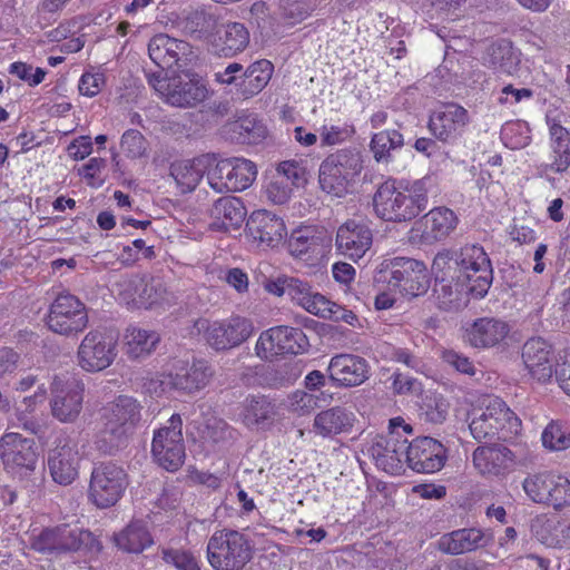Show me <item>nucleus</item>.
I'll use <instances>...</instances> for the list:
<instances>
[{
	"label": "nucleus",
	"instance_id": "1",
	"mask_svg": "<svg viewBox=\"0 0 570 570\" xmlns=\"http://www.w3.org/2000/svg\"><path fill=\"white\" fill-rule=\"evenodd\" d=\"M430 179L414 181L386 180L377 188L374 198L376 215L386 222H410L426 209Z\"/></svg>",
	"mask_w": 570,
	"mask_h": 570
},
{
	"label": "nucleus",
	"instance_id": "2",
	"mask_svg": "<svg viewBox=\"0 0 570 570\" xmlns=\"http://www.w3.org/2000/svg\"><path fill=\"white\" fill-rule=\"evenodd\" d=\"M101 420L97 444L99 450L112 454L127 444L140 421V405L135 399L121 395L102 409Z\"/></svg>",
	"mask_w": 570,
	"mask_h": 570
},
{
	"label": "nucleus",
	"instance_id": "3",
	"mask_svg": "<svg viewBox=\"0 0 570 570\" xmlns=\"http://www.w3.org/2000/svg\"><path fill=\"white\" fill-rule=\"evenodd\" d=\"M363 169L361 151L342 148L330 154L320 165L318 183L323 191L335 197L345 196Z\"/></svg>",
	"mask_w": 570,
	"mask_h": 570
},
{
	"label": "nucleus",
	"instance_id": "4",
	"mask_svg": "<svg viewBox=\"0 0 570 570\" xmlns=\"http://www.w3.org/2000/svg\"><path fill=\"white\" fill-rule=\"evenodd\" d=\"M206 557L214 570H242L252 560L253 549L243 533L222 529L209 538Z\"/></svg>",
	"mask_w": 570,
	"mask_h": 570
},
{
	"label": "nucleus",
	"instance_id": "5",
	"mask_svg": "<svg viewBox=\"0 0 570 570\" xmlns=\"http://www.w3.org/2000/svg\"><path fill=\"white\" fill-rule=\"evenodd\" d=\"M194 330L203 334L206 343L215 351H228L245 343L255 331L252 320L233 314L222 320L198 318Z\"/></svg>",
	"mask_w": 570,
	"mask_h": 570
},
{
	"label": "nucleus",
	"instance_id": "6",
	"mask_svg": "<svg viewBox=\"0 0 570 570\" xmlns=\"http://www.w3.org/2000/svg\"><path fill=\"white\" fill-rule=\"evenodd\" d=\"M129 485V476L122 465L100 462L92 468L88 500L98 509H108L117 504Z\"/></svg>",
	"mask_w": 570,
	"mask_h": 570
},
{
	"label": "nucleus",
	"instance_id": "7",
	"mask_svg": "<svg viewBox=\"0 0 570 570\" xmlns=\"http://www.w3.org/2000/svg\"><path fill=\"white\" fill-rule=\"evenodd\" d=\"M380 279L389 282L404 295L420 296L429 289L430 281L425 265L407 257L384 259L379 268Z\"/></svg>",
	"mask_w": 570,
	"mask_h": 570
},
{
	"label": "nucleus",
	"instance_id": "8",
	"mask_svg": "<svg viewBox=\"0 0 570 570\" xmlns=\"http://www.w3.org/2000/svg\"><path fill=\"white\" fill-rule=\"evenodd\" d=\"M455 266L459 278L469 284L470 293L482 298L489 292L493 281L491 261L484 248L478 244H466L455 252Z\"/></svg>",
	"mask_w": 570,
	"mask_h": 570
},
{
	"label": "nucleus",
	"instance_id": "9",
	"mask_svg": "<svg viewBox=\"0 0 570 570\" xmlns=\"http://www.w3.org/2000/svg\"><path fill=\"white\" fill-rule=\"evenodd\" d=\"M527 497L534 503L560 511L570 508V475L554 471L529 474L522 482Z\"/></svg>",
	"mask_w": 570,
	"mask_h": 570
},
{
	"label": "nucleus",
	"instance_id": "10",
	"mask_svg": "<svg viewBox=\"0 0 570 570\" xmlns=\"http://www.w3.org/2000/svg\"><path fill=\"white\" fill-rule=\"evenodd\" d=\"M85 384L72 374L55 375L50 384V412L61 423H73L82 411Z\"/></svg>",
	"mask_w": 570,
	"mask_h": 570
},
{
	"label": "nucleus",
	"instance_id": "11",
	"mask_svg": "<svg viewBox=\"0 0 570 570\" xmlns=\"http://www.w3.org/2000/svg\"><path fill=\"white\" fill-rule=\"evenodd\" d=\"M181 429L183 420L175 413L167 425L154 432L151 454L161 468L170 472L177 471L186 458Z\"/></svg>",
	"mask_w": 570,
	"mask_h": 570
},
{
	"label": "nucleus",
	"instance_id": "12",
	"mask_svg": "<svg viewBox=\"0 0 570 570\" xmlns=\"http://www.w3.org/2000/svg\"><path fill=\"white\" fill-rule=\"evenodd\" d=\"M257 176L256 165L245 158H226L216 160L208 171L209 186L218 191H242L248 188Z\"/></svg>",
	"mask_w": 570,
	"mask_h": 570
},
{
	"label": "nucleus",
	"instance_id": "13",
	"mask_svg": "<svg viewBox=\"0 0 570 570\" xmlns=\"http://www.w3.org/2000/svg\"><path fill=\"white\" fill-rule=\"evenodd\" d=\"M519 423V419L501 399L490 397L484 409L473 412L469 429L472 436L481 442L487 439H493L504 430L511 432Z\"/></svg>",
	"mask_w": 570,
	"mask_h": 570
},
{
	"label": "nucleus",
	"instance_id": "14",
	"mask_svg": "<svg viewBox=\"0 0 570 570\" xmlns=\"http://www.w3.org/2000/svg\"><path fill=\"white\" fill-rule=\"evenodd\" d=\"M91 533L68 524L45 528L29 538L30 549L49 556H61L79 551Z\"/></svg>",
	"mask_w": 570,
	"mask_h": 570
},
{
	"label": "nucleus",
	"instance_id": "15",
	"mask_svg": "<svg viewBox=\"0 0 570 570\" xmlns=\"http://www.w3.org/2000/svg\"><path fill=\"white\" fill-rule=\"evenodd\" d=\"M88 322L86 305L71 294L58 295L50 306L47 318L48 327L65 336L82 332Z\"/></svg>",
	"mask_w": 570,
	"mask_h": 570
},
{
	"label": "nucleus",
	"instance_id": "16",
	"mask_svg": "<svg viewBox=\"0 0 570 570\" xmlns=\"http://www.w3.org/2000/svg\"><path fill=\"white\" fill-rule=\"evenodd\" d=\"M117 341L100 331H90L81 340L77 350V362L87 373H98L108 368L117 357Z\"/></svg>",
	"mask_w": 570,
	"mask_h": 570
},
{
	"label": "nucleus",
	"instance_id": "17",
	"mask_svg": "<svg viewBox=\"0 0 570 570\" xmlns=\"http://www.w3.org/2000/svg\"><path fill=\"white\" fill-rule=\"evenodd\" d=\"M308 346L306 335L298 327L276 326L264 331L255 345L256 353L262 358L277 354H301Z\"/></svg>",
	"mask_w": 570,
	"mask_h": 570
},
{
	"label": "nucleus",
	"instance_id": "18",
	"mask_svg": "<svg viewBox=\"0 0 570 570\" xmlns=\"http://www.w3.org/2000/svg\"><path fill=\"white\" fill-rule=\"evenodd\" d=\"M469 124V111L459 104L448 102L431 112L428 127L438 140L454 144L463 136Z\"/></svg>",
	"mask_w": 570,
	"mask_h": 570
},
{
	"label": "nucleus",
	"instance_id": "19",
	"mask_svg": "<svg viewBox=\"0 0 570 570\" xmlns=\"http://www.w3.org/2000/svg\"><path fill=\"white\" fill-rule=\"evenodd\" d=\"M365 453L379 469L399 474L406 463V439H402L400 433L376 435L366 445Z\"/></svg>",
	"mask_w": 570,
	"mask_h": 570
},
{
	"label": "nucleus",
	"instance_id": "20",
	"mask_svg": "<svg viewBox=\"0 0 570 570\" xmlns=\"http://www.w3.org/2000/svg\"><path fill=\"white\" fill-rule=\"evenodd\" d=\"M48 453V469L52 480L60 485L71 484L78 476L80 456L78 445L70 436L60 435Z\"/></svg>",
	"mask_w": 570,
	"mask_h": 570
},
{
	"label": "nucleus",
	"instance_id": "21",
	"mask_svg": "<svg viewBox=\"0 0 570 570\" xmlns=\"http://www.w3.org/2000/svg\"><path fill=\"white\" fill-rule=\"evenodd\" d=\"M213 375L214 371L207 361L176 360L166 375V383L177 391L191 394L205 389Z\"/></svg>",
	"mask_w": 570,
	"mask_h": 570
},
{
	"label": "nucleus",
	"instance_id": "22",
	"mask_svg": "<svg viewBox=\"0 0 570 570\" xmlns=\"http://www.w3.org/2000/svg\"><path fill=\"white\" fill-rule=\"evenodd\" d=\"M0 458L4 466L13 472H31L38 461L35 441L19 433H6L0 439Z\"/></svg>",
	"mask_w": 570,
	"mask_h": 570
},
{
	"label": "nucleus",
	"instance_id": "23",
	"mask_svg": "<svg viewBox=\"0 0 570 570\" xmlns=\"http://www.w3.org/2000/svg\"><path fill=\"white\" fill-rule=\"evenodd\" d=\"M446 461V450L438 440L430 436L406 440V464L417 473L440 471Z\"/></svg>",
	"mask_w": 570,
	"mask_h": 570
},
{
	"label": "nucleus",
	"instance_id": "24",
	"mask_svg": "<svg viewBox=\"0 0 570 570\" xmlns=\"http://www.w3.org/2000/svg\"><path fill=\"white\" fill-rule=\"evenodd\" d=\"M373 244V232L370 226L361 219H347L336 232V250L350 259L358 261Z\"/></svg>",
	"mask_w": 570,
	"mask_h": 570
},
{
	"label": "nucleus",
	"instance_id": "25",
	"mask_svg": "<svg viewBox=\"0 0 570 570\" xmlns=\"http://www.w3.org/2000/svg\"><path fill=\"white\" fill-rule=\"evenodd\" d=\"M522 362L530 377L539 383L549 382L556 374L552 346L541 337H532L522 346Z\"/></svg>",
	"mask_w": 570,
	"mask_h": 570
},
{
	"label": "nucleus",
	"instance_id": "26",
	"mask_svg": "<svg viewBox=\"0 0 570 570\" xmlns=\"http://www.w3.org/2000/svg\"><path fill=\"white\" fill-rule=\"evenodd\" d=\"M248 237L258 246L274 248L278 246L287 235L284 220L268 210H255L246 222Z\"/></svg>",
	"mask_w": 570,
	"mask_h": 570
},
{
	"label": "nucleus",
	"instance_id": "27",
	"mask_svg": "<svg viewBox=\"0 0 570 570\" xmlns=\"http://www.w3.org/2000/svg\"><path fill=\"white\" fill-rule=\"evenodd\" d=\"M208 96L205 81L197 73L183 72L171 77V85L165 102L180 108H191L203 102Z\"/></svg>",
	"mask_w": 570,
	"mask_h": 570
},
{
	"label": "nucleus",
	"instance_id": "28",
	"mask_svg": "<svg viewBox=\"0 0 570 570\" xmlns=\"http://www.w3.org/2000/svg\"><path fill=\"white\" fill-rule=\"evenodd\" d=\"M148 53L161 70L181 67L180 62L186 63L193 55L188 42L165 33L156 35L149 40Z\"/></svg>",
	"mask_w": 570,
	"mask_h": 570
},
{
	"label": "nucleus",
	"instance_id": "29",
	"mask_svg": "<svg viewBox=\"0 0 570 570\" xmlns=\"http://www.w3.org/2000/svg\"><path fill=\"white\" fill-rule=\"evenodd\" d=\"M327 371L335 385L354 387L368 379L370 365L358 355L342 353L331 358Z\"/></svg>",
	"mask_w": 570,
	"mask_h": 570
},
{
	"label": "nucleus",
	"instance_id": "30",
	"mask_svg": "<svg viewBox=\"0 0 570 570\" xmlns=\"http://www.w3.org/2000/svg\"><path fill=\"white\" fill-rule=\"evenodd\" d=\"M514 462V453L503 444L480 445L472 453L473 466L481 475H504Z\"/></svg>",
	"mask_w": 570,
	"mask_h": 570
},
{
	"label": "nucleus",
	"instance_id": "31",
	"mask_svg": "<svg viewBox=\"0 0 570 570\" xmlns=\"http://www.w3.org/2000/svg\"><path fill=\"white\" fill-rule=\"evenodd\" d=\"M492 538L478 528H462L444 533L436 541L439 551L450 556H459L487 547Z\"/></svg>",
	"mask_w": 570,
	"mask_h": 570
},
{
	"label": "nucleus",
	"instance_id": "32",
	"mask_svg": "<svg viewBox=\"0 0 570 570\" xmlns=\"http://www.w3.org/2000/svg\"><path fill=\"white\" fill-rule=\"evenodd\" d=\"M246 207L240 198L224 196L218 198L209 209V228L216 232L237 229L246 217Z\"/></svg>",
	"mask_w": 570,
	"mask_h": 570
},
{
	"label": "nucleus",
	"instance_id": "33",
	"mask_svg": "<svg viewBox=\"0 0 570 570\" xmlns=\"http://www.w3.org/2000/svg\"><path fill=\"white\" fill-rule=\"evenodd\" d=\"M213 163L214 158L209 155L177 160L170 166V176L183 194L190 193L198 186L205 174L208 176Z\"/></svg>",
	"mask_w": 570,
	"mask_h": 570
},
{
	"label": "nucleus",
	"instance_id": "34",
	"mask_svg": "<svg viewBox=\"0 0 570 570\" xmlns=\"http://www.w3.org/2000/svg\"><path fill=\"white\" fill-rule=\"evenodd\" d=\"M507 322L494 317H481L466 328V341L476 348H490L499 345L509 334Z\"/></svg>",
	"mask_w": 570,
	"mask_h": 570
},
{
	"label": "nucleus",
	"instance_id": "35",
	"mask_svg": "<svg viewBox=\"0 0 570 570\" xmlns=\"http://www.w3.org/2000/svg\"><path fill=\"white\" fill-rule=\"evenodd\" d=\"M422 239L426 244L446 239L458 227L456 214L448 207H435L423 216Z\"/></svg>",
	"mask_w": 570,
	"mask_h": 570
},
{
	"label": "nucleus",
	"instance_id": "36",
	"mask_svg": "<svg viewBox=\"0 0 570 570\" xmlns=\"http://www.w3.org/2000/svg\"><path fill=\"white\" fill-rule=\"evenodd\" d=\"M355 422L352 411L343 406H333L318 412L313 421V431L322 438H334L348 433Z\"/></svg>",
	"mask_w": 570,
	"mask_h": 570
},
{
	"label": "nucleus",
	"instance_id": "37",
	"mask_svg": "<svg viewBox=\"0 0 570 570\" xmlns=\"http://www.w3.org/2000/svg\"><path fill=\"white\" fill-rule=\"evenodd\" d=\"M532 532L538 541L548 548L570 547V519H538L532 524Z\"/></svg>",
	"mask_w": 570,
	"mask_h": 570
},
{
	"label": "nucleus",
	"instance_id": "38",
	"mask_svg": "<svg viewBox=\"0 0 570 570\" xmlns=\"http://www.w3.org/2000/svg\"><path fill=\"white\" fill-rule=\"evenodd\" d=\"M273 63L266 59L257 60L243 69L242 80L237 83V92L244 99L258 95L269 82L273 75Z\"/></svg>",
	"mask_w": 570,
	"mask_h": 570
},
{
	"label": "nucleus",
	"instance_id": "39",
	"mask_svg": "<svg viewBox=\"0 0 570 570\" xmlns=\"http://www.w3.org/2000/svg\"><path fill=\"white\" fill-rule=\"evenodd\" d=\"M160 336L156 331L129 326L124 335L125 352L130 358H141L150 355Z\"/></svg>",
	"mask_w": 570,
	"mask_h": 570
},
{
	"label": "nucleus",
	"instance_id": "40",
	"mask_svg": "<svg viewBox=\"0 0 570 570\" xmlns=\"http://www.w3.org/2000/svg\"><path fill=\"white\" fill-rule=\"evenodd\" d=\"M275 415V405L265 396L247 397L239 413L240 421L249 429L272 423Z\"/></svg>",
	"mask_w": 570,
	"mask_h": 570
},
{
	"label": "nucleus",
	"instance_id": "41",
	"mask_svg": "<svg viewBox=\"0 0 570 570\" xmlns=\"http://www.w3.org/2000/svg\"><path fill=\"white\" fill-rule=\"evenodd\" d=\"M218 40L216 47L225 57H232L242 52L249 43V32L240 22L223 24L216 32Z\"/></svg>",
	"mask_w": 570,
	"mask_h": 570
},
{
	"label": "nucleus",
	"instance_id": "42",
	"mask_svg": "<svg viewBox=\"0 0 570 570\" xmlns=\"http://www.w3.org/2000/svg\"><path fill=\"white\" fill-rule=\"evenodd\" d=\"M116 546L129 553H140L153 544V538L141 521L130 522L114 537Z\"/></svg>",
	"mask_w": 570,
	"mask_h": 570
},
{
	"label": "nucleus",
	"instance_id": "43",
	"mask_svg": "<svg viewBox=\"0 0 570 570\" xmlns=\"http://www.w3.org/2000/svg\"><path fill=\"white\" fill-rule=\"evenodd\" d=\"M233 137L240 144L256 145L267 136L266 126L255 115L239 117L230 124Z\"/></svg>",
	"mask_w": 570,
	"mask_h": 570
},
{
	"label": "nucleus",
	"instance_id": "44",
	"mask_svg": "<svg viewBox=\"0 0 570 570\" xmlns=\"http://www.w3.org/2000/svg\"><path fill=\"white\" fill-rule=\"evenodd\" d=\"M404 145L403 135L395 129H385L374 134L370 141V150L375 161L390 163L392 153Z\"/></svg>",
	"mask_w": 570,
	"mask_h": 570
},
{
	"label": "nucleus",
	"instance_id": "45",
	"mask_svg": "<svg viewBox=\"0 0 570 570\" xmlns=\"http://www.w3.org/2000/svg\"><path fill=\"white\" fill-rule=\"evenodd\" d=\"M181 28L185 33L194 39L210 40L218 28V22L215 16L210 13L195 11L183 20Z\"/></svg>",
	"mask_w": 570,
	"mask_h": 570
},
{
	"label": "nucleus",
	"instance_id": "46",
	"mask_svg": "<svg viewBox=\"0 0 570 570\" xmlns=\"http://www.w3.org/2000/svg\"><path fill=\"white\" fill-rule=\"evenodd\" d=\"M488 61L494 69L512 75L519 65V57L511 42L501 40L489 47Z\"/></svg>",
	"mask_w": 570,
	"mask_h": 570
},
{
	"label": "nucleus",
	"instance_id": "47",
	"mask_svg": "<svg viewBox=\"0 0 570 570\" xmlns=\"http://www.w3.org/2000/svg\"><path fill=\"white\" fill-rule=\"evenodd\" d=\"M320 248V237L308 227L294 230L288 239V250L296 258L308 259L311 255L317 254Z\"/></svg>",
	"mask_w": 570,
	"mask_h": 570
},
{
	"label": "nucleus",
	"instance_id": "48",
	"mask_svg": "<svg viewBox=\"0 0 570 570\" xmlns=\"http://www.w3.org/2000/svg\"><path fill=\"white\" fill-rule=\"evenodd\" d=\"M138 299V308H151L170 304L173 295L168 292L166 284L161 279L144 278V285Z\"/></svg>",
	"mask_w": 570,
	"mask_h": 570
},
{
	"label": "nucleus",
	"instance_id": "49",
	"mask_svg": "<svg viewBox=\"0 0 570 570\" xmlns=\"http://www.w3.org/2000/svg\"><path fill=\"white\" fill-rule=\"evenodd\" d=\"M542 445L549 451H564L570 449V423L562 420H552L542 431Z\"/></svg>",
	"mask_w": 570,
	"mask_h": 570
},
{
	"label": "nucleus",
	"instance_id": "50",
	"mask_svg": "<svg viewBox=\"0 0 570 570\" xmlns=\"http://www.w3.org/2000/svg\"><path fill=\"white\" fill-rule=\"evenodd\" d=\"M434 293L439 307L444 311L459 309L463 303L460 285L453 279L441 278L435 281Z\"/></svg>",
	"mask_w": 570,
	"mask_h": 570
},
{
	"label": "nucleus",
	"instance_id": "51",
	"mask_svg": "<svg viewBox=\"0 0 570 570\" xmlns=\"http://www.w3.org/2000/svg\"><path fill=\"white\" fill-rule=\"evenodd\" d=\"M500 135L503 144L510 149H521L531 140L528 125L520 120L505 122Z\"/></svg>",
	"mask_w": 570,
	"mask_h": 570
},
{
	"label": "nucleus",
	"instance_id": "52",
	"mask_svg": "<svg viewBox=\"0 0 570 570\" xmlns=\"http://www.w3.org/2000/svg\"><path fill=\"white\" fill-rule=\"evenodd\" d=\"M120 150L127 158L139 159L148 156L149 144L140 131L128 129L121 136Z\"/></svg>",
	"mask_w": 570,
	"mask_h": 570
},
{
	"label": "nucleus",
	"instance_id": "53",
	"mask_svg": "<svg viewBox=\"0 0 570 570\" xmlns=\"http://www.w3.org/2000/svg\"><path fill=\"white\" fill-rule=\"evenodd\" d=\"M203 438L213 445H224L237 438V432L227 422L213 417L208 420Z\"/></svg>",
	"mask_w": 570,
	"mask_h": 570
},
{
	"label": "nucleus",
	"instance_id": "54",
	"mask_svg": "<svg viewBox=\"0 0 570 570\" xmlns=\"http://www.w3.org/2000/svg\"><path fill=\"white\" fill-rule=\"evenodd\" d=\"M144 285V277L128 276L115 284V291L120 302L130 308H138V298Z\"/></svg>",
	"mask_w": 570,
	"mask_h": 570
},
{
	"label": "nucleus",
	"instance_id": "55",
	"mask_svg": "<svg viewBox=\"0 0 570 570\" xmlns=\"http://www.w3.org/2000/svg\"><path fill=\"white\" fill-rule=\"evenodd\" d=\"M550 146V161L540 165L541 176H548L549 173L563 175L570 167V146Z\"/></svg>",
	"mask_w": 570,
	"mask_h": 570
},
{
	"label": "nucleus",
	"instance_id": "56",
	"mask_svg": "<svg viewBox=\"0 0 570 570\" xmlns=\"http://www.w3.org/2000/svg\"><path fill=\"white\" fill-rule=\"evenodd\" d=\"M566 115L557 110H549L546 122L549 128V145L570 146V131L562 125Z\"/></svg>",
	"mask_w": 570,
	"mask_h": 570
},
{
	"label": "nucleus",
	"instance_id": "57",
	"mask_svg": "<svg viewBox=\"0 0 570 570\" xmlns=\"http://www.w3.org/2000/svg\"><path fill=\"white\" fill-rule=\"evenodd\" d=\"M163 560L174 566L177 570H202L199 561L193 554V552L184 549H163Z\"/></svg>",
	"mask_w": 570,
	"mask_h": 570
},
{
	"label": "nucleus",
	"instance_id": "58",
	"mask_svg": "<svg viewBox=\"0 0 570 570\" xmlns=\"http://www.w3.org/2000/svg\"><path fill=\"white\" fill-rule=\"evenodd\" d=\"M318 402V395L297 390L288 397V410L295 415L305 416L320 406Z\"/></svg>",
	"mask_w": 570,
	"mask_h": 570
},
{
	"label": "nucleus",
	"instance_id": "59",
	"mask_svg": "<svg viewBox=\"0 0 570 570\" xmlns=\"http://www.w3.org/2000/svg\"><path fill=\"white\" fill-rule=\"evenodd\" d=\"M355 134L353 125L344 124L342 126L324 125L320 129L321 146L330 147L343 144Z\"/></svg>",
	"mask_w": 570,
	"mask_h": 570
},
{
	"label": "nucleus",
	"instance_id": "60",
	"mask_svg": "<svg viewBox=\"0 0 570 570\" xmlns=\"http://www.w3.org/2000/svg\"><path fill=\"white\" fill-rule=\"evenodd\" d=\"M292 191L293 187L281 175H272L265 186L266 198L276 205L285 204L291 198Z\"/></svg>",
	"mask_w": 570,
	"mask_h": 570
},
{
	"label": "nucleus",
	"instance_id": "61",
	"mask_svg": "<svg viewBox=\"0 0 570 570\" xmlns=\"http://www.w3.org/2000/svg\"><path fill=\"white\" fill-rule=\"evenodd\" d=\"M421 415L426 422L441 424L448 415V404L442 397L428 396L424 400Z\"/></svg>",
	"mask_w": 570,
	"mask_h": 570
},
{
	"label": "nucleus",
	"instance_id": "62",
	"mask_svg": "<svg viewBox=\"0 0 570 570\" xmlns=\"http://www.w3.org/2000/svg\"><path fill=\"white\" fill-rule=\"evenodd\" d=\"M9 72L17 76L20 80L26 81L31 87L41 83L47 73L42 68H33L31 65L21 61L11 63Z\"/></svg>",
	"mask_w": 570,
	"mask_h": 570
},
{
	"label": "nucleus",
	"instance_id": "63",
	"mask_svg": "<svg viewBox=\"0 0 570 570\" xmlns=\"http://www.w3.org/2000/svg\"><path fill=\"white\" fill-rule=\"evenodd\" d=\"M335 304L336 303L330 301L324 295L317 292H313L308 299L305 302L303 308L311 314L331 320Z\"/></svg>",
	"mask_w": 570,
	"mask_h": 570
},
{
	"label": "nucleus",
	"instance_id": "64",
	"mask_svg": "<svg viewBox=\"0 0 570 570\" xmlns=\"http://www.w3.org/2000/svg\"><path fill=\"white\" fill-rule=\"evenodd\" d=\"M453 265H455V252L450 249L439 252L432 262V273L435 276V281L446 278L453 269Z\"/></svg>",
	"mask_w": 570,
	"mask_h": 570
}]
</instances>
